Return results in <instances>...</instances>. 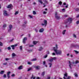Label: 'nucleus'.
I'll return each mask as SVG.
<instances>
[{
  "mask_svg": "<svg viewBox=\"0 0 79 79\" xmlns=\"http://www.w3.org/2000/svg\"><path fill=\"white\" fill-rule=\"evenodd\" d=\"M79 63V61L76 60V61H75V64H77V63Z\"/></svg>",
  "mask_w": 79,
  "mask_h": 79,
  "instance_id": "nucleus-34",
  "label": "nucleus"
},
{
  "mask_svg": "<svg viewBox=\"0 0 79 79\" xmlns=\"http://www.w3.org/2000/svg\"><path fill=\"white\" fill-rule=\"evenodd\" d=\"M0 46H3V43L0 42Z\"/></svg>",
  "mask_w": 79,
  "mask_h": 79,
  "instance_id": "nucleus-40",
  "label": "nucleus"
},
{
  "mask_svg": "<svg viewBox=\"0 0 79 79\" xmlns=\"http://www.w3.org/2000/svg\"><path fill=\"white\" fill-rule=\"evenodd\" d=\"M4 72H5V71H1L0 74H3V73H4Z\"/></svg>",
  "mask_w": 79,
  "mask_h": 79,
  "instance_id": "nucleus-22",
  "label": "nucleus"
},
{
  "mask_svg": "<svg viewBox=\"0 0 79 79\" xmlns=\"http://www.w3.org/2000/svg\"><path fill=\"white\" fill-rule=\"evenodd\" d=\"M12 7V5L11 4H10L7 7V8H11V7Z\"/></svg>",
  "mask_w": 79,
  "mask_h": 79,
  "instance_id": "nucleus-14",
  "label": "nucleus"
},
{
  "mask_svg": "<svg viewBox=\"0 0 79 79\" xmlns=\"http://www.w3.org/2000/svg\"><path fill=\"white\" fill-rule=\"evenodd\" d=\"M59 4L60 5H61L62 4V2L61 1H60L59 2Z\"/></svg>",
  "mask_w": 79,
  "mask_h": 79,
  "instance_id": "nucleus-32",
  "label": "nucleus"
},
{
  "mask_svg": "<svg viewBox=\"0 0 79 79\" xmlns=\"http://www.w3.org/2000/svg\"><path fill=\"white\" fill-rule=\"evenodd\" d=\"M53 50L57 55H61L62 53L61 51L55 49V47L53 48Z\"/></svg>",
  "mask_w": 79,
  "mask_h": 79,
  "instance_id": "nucleus-1",
  "label": "nucleus"
},
{
  "mask_svg": "<svg viewBox=\"0 0 79 79\" xmlns=\"http://www.w3.org/2000/svg\"><path fill=\"white\" fill-rule=\"evenodd\" d=\"M47 79H50V77H48V78H47Z\"/></svg>",
  "mask_w": 79,
  "mask_h": 79,
  "instance_id": "nucleus-58",
  "label": "nucleus"
},
{
  "mask_svg": "<svg viewBox=\"0 0 79 79\" xmlns=\"http://www.w3.org/2000/svg\"><path fill=\"white\" fill-rule=\"evenodd\" d=\"M76 11H79V9L78 8H77L76 9Z\"/></svg>",
  "mask_w": 79,
  "mask_h": 79,
  "instance_id": "nucleus-56",
  "label": "nucleus"
},
{
  "mask_svg": "<svg viewBox=\"0 0 79 79\" xmlns=\"http://www.w3.org/2000/svg\"><path fill=\"white\" fill-rule=\"evenodd\" d=\"M3 15L4 16H8V14H7V12L6 10H4Z\"/></svg>",
  "mask_w": 79,
  "mask_h": 79,
  "instance_id": "nucleus-10",
  "label": "nucleus"
},
{
  "mask_svg": "<svg viewBox=\"0 0 79 79\" xmlns=\"http://www.w3.org/2000/svg\"><path fill=\"white\" fill-rule=\"evenodd\" d=\"M41 4H43V2H42V0H40V1H38Z\"/></svg>",
  "mask_w": 79,
  "mask_h": 79,
  "instance_id": "nucleus-20",
  "label": "nucleus"
},
{
  "mask_svg": "<svg viewBox=\"0 0 79 79\" xmlns=\"http://www.w3.org/2000/svg\"><path fill=\"white\" fill-rule=\"evenodd\" d=\"M8 60H9V59H8V58H6V61Z\"/></svg>",
  "mask_w": 79,
  "mask_h": 79,
  "instance_id": "nucleus-61",
  "label": "nucleus"
},
{
  "mask_svg": "<svg viewBox=\"0 0 79 79\" xmlns=\"http://www.w3.org/2000/svg\"><path fill=\"white\" fill-rule=\"evenodd\" d=\"M62 11H63V12H65V9L63 8L62 10Z\"/></svg>",
  "mask_w": 79,
  "mask_h": 79,
  "instance_id": "nucleus-36",
  "label": "nucleus"
},
{
  "mask_svg": "<svg viewBox=\"0 0 79 79\" xmlns=\"http://www.w3.org/2000/svg\"><path fill=\"white\" fill-rule=\"evenodd\" d=\"M66 30H64V31L62 32V34L64 35V34H65V32H66Z\"/></svg>",
  "mask_w": 79,
  "mask_h": 79,
  "instance_id": "nucleus-25",
  "label": "nucleus"
},
{
  "mask_svg": "<svg viewBox=\"0 0 79 79\" xmlns=\"http://www.w3.org/2000/svg\"><path fill=\"white\" fill-rule=\"evenodd\" d=\"M35 31L36 32H38V29L36 28L35 29Z\"/></svg>",
  "mask_w": 79,
  "mask_h": 79,
  "instance_id": "nucleus-46",
  "label": "nucleus"
},
{
  "mask_svg": "<svg viewBox=\"0 0 79 79\" xmlns=\"http://www.w3.org/2000/svg\"><path fill=\"white\" fill-rule=\"evenodd\" d=\"M32 51V50H29L28 51V52H31Z\"/></svg>",
  "mask_w": 79,
  "mask_h": 79,
  "instance_id": "nucleus-64",
  "label": "nucleus"
},
{
  "mask_svg": "<svg viewBox=\"0 0 79 79\" xmlns=\"http://www.w3.org/2000/svg\"><path fill=\"white\" fill-rule=\"evenodd\" d=\"M43 14H47V12L45 11H44L43 12Z\"/></svg>",
  "mask_w": 79,
  "mask_h": 79,
  "instance_id": "nucleus-52",
  "label": "nucleus"
},
{
  "mask_svg": "<svg viewBox=\"0 0 79 79\" xmlns=\"http://www.w3.org/2000/svg\"><path fill=\"white\" fill-rule=\"evenodd\" d=\"M74 52H75L76 53H77V54L79 53V52H78V51L76 50H74Z\"/></svg>",
  "mask_w": 79,
  "mask_h": 79,
  "instance_id": "nucleus-43",
  "label": "nucleus"
},
{
  "mask_svg": "<svg viewBox=\"0 0 79 79\" xmlns=\"http://www.w3.org/2000/svg\"><path fill=\"white\" fill-rule=\"evenodd\" d=\"M12 27H13V26L11 25H10L9 26V29L8 30V31L10 32H11V30L12 29Z\"/></svg>",
  "mask_w": 79,
  "mask_h": 79,
  "instance_id": "nucleus-7",
  "label": "nucleus"
},
{
  "mask_svg": "<svg viewBox=\"0 0 79 79\" xmlns=\"http://www.w3.org/2000/svg\"><path fill=\"white\" fill-rule=\"evenodd\" d=\"M64 17H67L68 16V15H64Z\"/></svg>",
  "mask_w": 79,
  "mask_h": 79,
  "instance_id": "nucleus-59",
  "label": "nucleus"
},
{
  "mask_svg": "<svg viewBox=\"0 0 79 79\" xmlns=\"http://www.w3.org/2000/svg\"><path fill=\"white\" fill-rule=\"evenodd\" d=\"M43 1L45 3H47V0H43Z\"/></svg>",
  "mask_w": 79,
  "mask_h": 79,
  "instance_id": "nucleus-50",
  "label": "nucleus"
},
{
  "mask_svg": "<svg viewBox=\"0 0 79 79\" xmlns=\"http://www.w3.org/2000/svg\"><path fill=\"white\" fill-rule=\"evenodd\" d=\"M48 61H50L51 63H52V62H53V61L52 58L48 59Z\"/></svg>",
  "mask_w": 79,
  "mask_h": 79,
  "instance_id": "nucleus-15",
  "label": "nucleus"
},
{
  "mask_svg": "<svg viewBox=\"0 0 79 79\" xmlns=\"http://www.w3.org/2000/svg\"><path fill=\"white\" fill-rule=\"evenodd\" d=\"M47 56H48V55H46L44 56V58H46L47 57Z\"/></svg>",
  "mask_w": 79,
  "mask_h": 79,
  "instance_id": "nucleus-35",
  "label": "nucleus"
},
{
  "mask_svg": "<svg viewBox=\"0 0 79 79\" xmlns=\"http://www.w3.org/2000/svg\"><path fill=\"white\" fill-rule=\"evenodd\" d=\"M64 79H69L71 78V77L69 76L68 77V74L67 73H65L64 75V77H63Z\"/></svg>",
  "mask_w": 79,
  "mask_h": 79,
  "instance_id": "nucleus-2",
  "label": "nucleus"
},
{
  "mask_svg": "<svg viewBox=\"0 0 79 79\" xmlns=\"http://www.w3.org/2000/svg\"><path fill=\"white\" fill-rule=\"evenodd\" d=\"M55 17L56 19H59L60 18V15H58V14L57 12L55 13Z\"/></svg>",
  "mask_w": 79,
  "mask_h": 79,
  "instance_id": "nucleus-6",
  "label": "nucleus"
},
{
  "mask_svg": "<svg viewBox=\"0 0 79 79\" xmlns=\"http://www.w3.org/2000/svg\"><path fill=\"white\" fill-rule=\"evenodd\" d=\"M43 50V48L42 47H40L39 50V51H41V50Z\"/></svg>",
  "mask_w": 79,
  "mask_h": 79,
  "instance_id": "nucleus-17",
  "label": "nucleus"
},
{
  "mask_svg": "<svg viewBox=\"0 0 79 79\" xmlns=\"http://www.w3.org/2000/svg\"><path fill=\"white\" fill-rule=\"evenodd\" d=\"M37 41H33V44H34V45H35L37 44Z\"/></svg>",
  "mask_w": 79,
  "mask_h": 79,
  "instance_id": "nucleus-24",
  "label": "nucleus"
},
{
  "mask_svg": "<svg viewBox=\"0 0 79 79\" xmlns=\"http://www.w3.org/2000/svg\"><path fill=\"white\" fill-rule=\"evenodd\" d=\"M73 36L74 37V38H76V35L75 34L73 35Z\"/></svg>",
  "mask_w": 79,
  "mask_h": 79,
  "instance_id": "nucleus-37",
  "label": "nucleus"
},
{
  "mask_svg": "<svg viewBox=\"0 0 79 79\" xmlns=\"http://www.w3.org/2000/svg\"><path fill=\"white\" fill-rule=\"evenodd\" d=\"M52 55H56L55 53V52H53V53H52Z\"/></svg>",
  "mask_w": 79,
  "mask_h": 79,
  "instance_id": "nucleus-55",
  "label": "nucleus"
},
{
  "mask_svg": "<svg viewBox=\"0 0 79 79\" xmlns=\"http://www.w3.org/2000/svg\"><path fill=\"white\" fill-rule=\"evenodd\" d=\"M37 79H40V78L39 77H37Z\"/></svg>",
  "mask_w": 79,
  "mask_h": 79,
  "instance_id": "nucleus-60",
  "label": "nucleus"
},
{
  "mask_svg": "<svg viewBox=\"0 0 79 79\" xmlns=\"http://www.w3.org/2000/svg\"><path fill=\"white\" fill-rule=\"evenodd\" d=\"M28 16L30 17V18H32V16L30 15H29Z\"/></svg>",
  "mask_w": 79,
  "mask_h": 79,
  "instance_id": "nucleus-49",
  "label": "nucleus"
},
{
  "mask_svg": "<svg viewBox=\"0 0 79 79\" xmlns=\"http://www.w3.org/2000/svg\"><path fill=\"white\" fill-rule=\"evenodd\" d=\"M3 77H4V78H6V76L5 74H4L3 76Z\"/></svg>",
  "mask_w": 79,
  "mask_h": 79,
  "instance_id": "nucleus-44",
  "label": "nucleus"
},
{
  "mask_svg": "<svg viewBox=\"0 0 79 79\" xmlns=\"http://www.w3.org/2000/svg\"><path fill=\"white\" fill-rule=\"evenodd\" d=\"M18 44H16L14 45H12L11 46V47L12 48V49L13 50H15V48L16 47V46H17Z\"/></svg>",
  "mask_w": 79,
  "mask_h": 79,
  "instance_id": "nucleus-9",
  "label": "nucleus"
},
{
  "mask_svg": "<svg viewBox=\"0 0 79 79\" xmlns=\"http://www.w3.org/2000/svg\"><path fill=\"white\" fill-rule=\"evenodd\" d=\"M55 48L56 50H57V49L58 48V45L56 44V48Z\"/></svg>",
  "mask_w": 79,
  "mask_h": 79,
  "instance_id": "nucleus-26",
  "label": "nucleus"
},
{
  "mask_svg": "<svg viewBox=\"0 0 79 79\" xmlns=\"http://www.w3.org/2000/svg\"><path fill=\"white\" fill-rule=\"evenodd\" d=\"M79 14L78 15H77L76 17V18H79Z\"/></svg>",
  "mask_w": 79,
  "mask_h": 79,
  "instance_id": "nucleus-62",
  "label": "nucleus"
},
{
  "mask_svg": "<svg viewBox=\"0 0 79 79\" xmlns=\"http://www.w3.org/2000/svg\"><path fill=\"white\" fill-rule=\"evenodd\" d=\"M74 75L75 77H78V75H77V73H75L74 74Z\"/></svg>",
  "mask_w": 79,
  "mask_h": 79,
  "instance_id": "nucleus-21",
  "label": "nucleus"
},
{
  "mask_svg": "<svg viewBox=\"0 0 79 79\" xmlns=\"http://www.w3.org/2000/svg\"><path fill=\"white\" fill-rule=\"evenodd\" d=\"M48 64L49 65L50 68H51L52 65V63H50V62H49L48 63Z\"/></svg>",
  "mask_w": 79,
  "mask_h": 79,
  "instance_id": "nucleus-23",
  "label": "nucleus"
},
{
  "mask_svg": "<svg viewBox=\"0 0 79 79\" xmlns=\"http://www.w3.org/2000/svg\"><path fill=\"white\" fill-rule=\"evenodd\" d=\"M14 40V39H12L10 41V42H12V41H13Z\"/></svg>",
  "mask_w": 79,
  "mask_h": 79,
  "instance_id": "nucleus-57",
  "label": "nucleus"
},
{
  "mask_svg": "<svg viewBox=\"0 0 79 79\" xmlns=\"http://www.w3.org/2000/svg\"><path fill=\"white\" fill-rule=\"evenodd\" d=\"M44 23H42L41 25L42 26H46L47 24V21L46 20H44Z\"/></svg>",
  "mask_w": 79,
  "mask_h": 79,
  "instance_id": "nucleus-5",
  "label": "nucleus"
},
{
  "mask_svg": "<svg viewBox=\"0 0 79 79\" xmlns=\"http://www.w3.org/2000/svg\"><path fill=\"white\" fill-rule=\"evenodd\" d=\"M79 21H77V22H76V24H79Z\"/></svg>",
  "mask_w": 79,
  "mask_h": 79,
  "instance_id": "nucleus-54",
  "label": "nucleus"
},
{
  "mask_svg": "<svg viewBox=\"0 0 79 79\" xmlns=\"http://www.w3.org/2000/svg\"><path fill=\"white\" fill-rule=\"evenodd\" d=\"M31 68H30L29 69H28L27 71H31Z\"/></svg>",
  "mask_w": 79,
  "mask_h": 79,
  "instance_id": "nucleus-53",
  "label": "nucleus"
},
{
  "mask_svg": "<svg viewBox=\"0 0 79 79\" xmlns=\"http://www.w3.org/2000/svg\"><path fill=\"white\" fill-rule=\"evenodd\" d=\"M7 49L8 50H11V48L10 47H9L7 48Z\"/></svg>",
  "mask_w": 79,
  "mask_h": 79,
  "instance_id": "nucleus-45",
  "label": "nucleus"
},
{
  "mask_svg": "<svg viewBox=\"0 0 79 79\" xmlns=\"http://www.w3.org/2000/svg\"><path fill=\"white\" fill-rule=\"evenodd\" d=\"M32 78H33V79H35V77H34V75H33V74L32 75V76L31 77V79H32Z\"/></svg>",
  "mask_w": 79,
  "mask_h": 79,
  "instance_id": "nucleus-30",
  "label": "nucleus"
},
{
  "mask_svg": "<svg viewBox=\"0 0 79 79\" xmlns=\"http://www.w3.org/2000/svg\"><path fill=\"white\" fill-rule=\"evenodd\" d=\"M29 47H34V45H29Z\"/></svg>",
  "mask_w": 79,
  "mask_h": 79,
  "instance_id": "nucleus-48",
  "label": "nucleus"
},
{
  "mask_svg": "<svg viewBox=\"0 0 79 79\" xmlns=\"http://www.w3.org/2000/svg\"><path fill=\"white\" fill-rule=\"evenodd\" d=\"M43 31H44V29H40L39 31L40 32H43Z\"/></svg>",
  "mask_w": 79,
  "mask_h": 79,
  "instance_id": "nucleus-19",
  "label": "nucleus"
},
{
  "mask_svg": "<svg viewBox=\"0 0 79 79\" xmlns=\"http://www.w3.org/2000/svg\"><path fill=\"white\" fill-rule=\"evenodd\" d=\"M6 24H4L3 25V27L5 28V27H6Z\"/></svg>",
  "mask_w": 79,
  "mask_h": 79,
  "instance_id": "nucleus-38",
  "label": "nucleus"
},
{
  "mask_svg": "<svg viewBox=\"0 0 79 79\" xmlns=\"http://www.w3.org/2000/svg\"><path fill=\"white\" fill-rule=\"evenodd\" d=\"M46 63V62H45V61H44L43 62V65H45V66L47 67V65H46V64H45Z\"/></svg>",
  "mask_w": 79,
  "mask_h": 79,
  "instance_id": "nucleus-18",
  "label": "nucleus"
},
{
  "mask_svg": "<svg viewBox=\"0 0 79 79\" xmlns=\"http://www.w3.org/2000/svg\"><path fill=\"white\" fill-rule=\"evenodd\" d=\"M52 60H56V57H54L53 58H52Z\"/></svg>",
  "mask_w": 79,
  "mask_h": 79,
  "instance_id": "nucleus-28",
  "label": "nucleus"
},
{
  "mask_svg": "<svg viewBox=\"0 0 79 79\" xmlns=\"http://www.w3.org/2000/svg\"><path fill=\"white\" fill-rule=\"evenodd\" d=\"M63 5H66V6H65V8H68V4H66V2H64Z\"/></svg>",
  "mask_w": 79,
  "mask_h": 79,
  "instance_id": "nucleus-13",
  "label": "nucleus"
},
{
  "mask_svg": "<svg viewBox=\"0 0 79 79\" xmlns=\"http://www.w3.org/2000/svg\"><path fill=\"white\" fill-rule=\"evenodd\" d=\"M20 49L21 50H22V48H23V46H21L20 47Z\"/></svg>",
  "mask_w": 79,
  "mask_h": 79,
  "instance_id": "nucleus-42",
  "label": "nucleus"
},
{
  "mask_svg": "<svg viewBox=\"0 0 79 79\" xmlns=\"http://www.w3.org/2000/svg\"><path fill=\"white\" fill-rule=\"evenodd\" d=\"M33 15H36V12L35 11H33Z\"/></svg>",
  "mask_w": 79,
  "mask_h": 79,
  "instance_id": "nucleus-31",
  "label": "nucleus"
},
{
  "mask_svg": "<svg viewBox=\"0 0 79 79\" xmlns=\"http://www.w3.org/2000/svg\"><path fill=\"white\" fill-rule=\"evenodd\" d=\"M69 66L70 68V69H72V66H73V64H74V62L71 63V61L69 60Z\"/></svg>",
  "mask_w": 79,
  "mask_h": 79,
  "instance_id": "nucleus-3",
  "label": "nucleus"
},
{
  "mask_svg": "<svg viewBox=\"0 0 79 79\" xmlns=\"http://www.w3.org/2000/svg\"><path fill=\"white\" fill-rule=\"evenodd\" d=\"M10 73H11V72L10 71H9L7 72V76L8 77V79L10 78Z\"/></svg>",
  "mask_w": 79,
  "mask_h": 79,
  "instance_id": "nucleus-11",
  "label": "nucleus"
},
{
  "mask_svg": "<svg viewBox=\"0 0 79 79\" xmlns=\"http://www.w3.org/2000/svg\"><path fill=\"white\" fill-rule=\"evenodd\" d=\"M11 76L12 77H15V74H12L11 75Z\"/></svg>",
  "mask_w": 79,
  "mask_h": 79,
  "instance_id": "nucleus-47",
  "label": "nucleus"
},
{
  "mask_svg": "<svg viewBox=\"0 0 79 79\" xmlns=\"http://www.w3.org/2000/svg\"><path fill=\"white\" fill-rule=\"evenodd\" d=\"M45 74V72H43L42 74V76H44V75Z\"/></svg>",
  "mask_w": 79,
  "mask_h": 79,
  "instance_id": "nucleus-39",
  "label": "nucleus"
},
{
  "mask_svg": "<svg viewBox=\"0 0 79 79\" xmlns=\"http://www.w3.org/2000/svg\"><path fill=\"white\" fill-rule=\"evenodd\" d=\"M35 68V69H37V70H39L40 69V67L39 66H34Z\"/></svg>",
  "mask_w": 79,
  "mask_h": 79,
  "instance_id": "nucleus-8",
  "label": "nucleus"
},
{
  "mask_svg": "<svg viewBox=\"0 0 79 79\" xmlns=\"http://www.w3.org/2000/svg\"><path fill=\"white\" fill-rule=\"evenodd\" d=\"M24 23L25 24H26V23H27V21H25Z\"/></svg>",
  "mask_w": 79,
  "mask_h": 79,
  "instance_id": "nucleus-63",
  "label": "nucleus"
},
{
  "mask_svg": "<svg viewBox=\"0 0 79 79\" xmlns=\"http://www.w3.org/2000/svg\"><path fill=\"white\" fill-rule=\"evenodd\" d=\"M23 69V66L21 65L18 68V69L19 70L22 69Z\"/></svg>",
  "mask_w": 79,
  "mask_h": 79,
  "instance_id": "nucleus-16",
  "label": "nucleus"
},
{
  "mask_svg": "<svg viewBox=\"0 0 79 79\" xmlns=\"http://www.w3.org/2000/svg\"><path fill=\"white\" fill-rule=\"evenodd\" d=\"M31 61H37V59L36 58L33 59L32 60H31Z\"/></svg>",
  "mask_w": 79,
  "mask_h": 79,
  "instance_id": "nucleus-27",
  "label": "nucleus"
},
{
  "mask_svg": "<svg viewBox=\"0 0 79 79\" xmlns=\"http://www.w3.org/2000/svg\"><path fill=\"white\" fill-rule=\"evenodd\" d=\"M12 56H16V54H15V53H12Z\"/></svg>",
  "mask_w": 79,
  "mask_h": 79,
  "instance_id": "nucleus-29",
  "label": "nucleus"
},
{
  "mask_svg": "<svg viewBox=\"0 0 79 79\" xmlns=\"http://www.w3.org/2000/svg\"><path fill=\"white\" fill-rule=\"evenodd\" d=\"M19 13V12L18 11H16L15 13V15H18Z\"/></svg>",
  "mask_w": 79,
  "mask_h": 79,
  "instance_id": "nucleus-33",
  "label": "nucleus"
},
{
  "mask_svg": "<svg viewBox=\"0 0 79 79\" xmlns=\"http://www.w3.org/2000/svg\"><path fill=\"white\" fill-rule=\"evenodd\" d=\"M7 64V62L3 64V65H6Z\"/></svg>",
  "mask_w": 79,
  "mask_h": 79,
  "instance_id": "nucleus-51",
  "label": "nucleus"
},
{
  "mask_svg": "<svg viewBox=\"0 0 79 79\" xmlns=\"http://www.w3.org/2000/svg\"><path fill=\"white\" fill-rule=\"evenodd\" d=\"M72 21H73V19L69 18L68 20H67V21L65 23H66H66H68V22L69 23H71Z\"/></svg>",
  "mask_w": 79,
  "mask_h": 79,
  "instance_id": "nucleus-4",
  "label": "nucleus"
},
{
  "mask_svg": "<svg viewBox=\"0 0 79 79\" xmlns=\"http://www.w3.org/2000/svg\"><path fill=\"white\" fill-rule=\"evenodd\" d=\"M32 64V62H28L27 63L28 64Z\"/></svg>",
  "mask_w": 79,
  "mask_h": 79,
  "instance_id": "nucleus-41",
  "label": "nucleus"
},
{
  "mask_svg": "<svg viewBox=\"0 0 79 79\" xmlns=\"http://www.w3.org/2000/svg\"><path fill=\"white\" fill-rule=\"evenodd\" d=\"M26 40H27V38L24 37L23 40V44H26Z\"/></svg>",
  "mask_w": 79,
  "mask_h": 79,
  "instance_id": "nucleus-12",
  "label": "nucleus"
}]
</instances>
